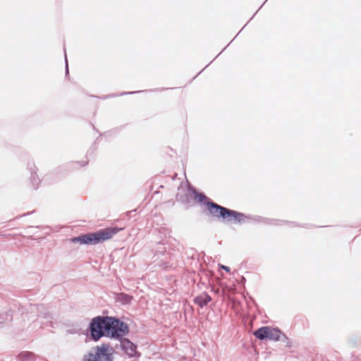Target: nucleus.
<instances>
[{"instance_id": "obj_1", "label": "nucleus", "mask_w": 361, "mask_h": 361, "mask_svg": "<svg viewBox=\"0 0 361 361\" xmlns=\"http://www.w3.org/2000/svg\"><path fill=\"white\" fill-rule=\"evenodd\" d=\"M89 329L94 341L103 336L119 338L128 333V327L126 323L111 317L99 316L93 318Z\"/></svg>"}, {"instance_id": "obj_2", "label": "nucleus", "mask_w": 361, "mask_h": 361, "mask_svg": "<svg viewBox=\"0 0 361 361\" xmlns=\"http://www.w3.org/2000/svg\"><path fill=\"white\" fill-rule=\"evenodd\" d=\"M189 192L193 194L194 198L199 202H205L209 213L215 217H221L224 220L227 221L233 220L238 223L243 222L245 219V216L243 214L228 209L216 203L212 202L208 200V198L204 194L198 193L194 189H189Z\"/></svg>"}, {"instance_id": "obj_3", "label": "nucleus", "mask_w": 361, "mask_h": 361, "mask_svg": "<svg viewBox=\"0 0 361 361\" xmlns=\"http://www.w3.org/2000/svg\"><path fill=\"white\" fill-rule=\"evenodd\" d=\"M121 230L122 228H106L95 233L74 238L73 242H79L80 244H97L111 238Z\"/></svg>"}, {"instance_id": "obj_4", "label": "nucleus", "mask_w": 361, "mask_h": 361, "mask_svg": "<svg viewBox=\"0 0 361 361\" xmlns=\"http://www.w3.org/2000/svg\"><path fill=\"white\" fill-rule=\"evenodd\" d=\"M114 350L107 343L97 345L84 357V361H113Z\"/></svg>"}, {"instance_id": "obj_5", "label": "nucleus", "mask_w": 361, "mask_h": 361, "mask_svg": "<svg viewBox=\"0 0 361 361\" xmlns=\"http://www.w3.org/2000/svg\"><path fill=\"white\" fill-rule=\"evenodd\" d=\"M120 345L121 349L128 357H133L140 355L139 353L137 351V345L128 338H122L120 341Z\"/></svg>"}, {"instance_id": "obj_6", "label": "nucleus", "mask_w": 361, "mask_h": 361, "mask_svg": "<svg viewBox=\"0 0 361 361\" xmlns=\"http://www.w3.org/2000/svg\"><path fill=\"white\" fill-rule=\"evenodd\" d=\"M52 319V316L49 312H46L39 315L37 320L42 324V326L45 328L53 326Z\"/></svg>"}, {"instance_id": "obj_7", "label": "nucleus", "mask_w": 361, "mask_h": 361, "mask_svg": "<svg viewBox=\"0 0 361 361\" xmlns=\"http://www.w3.org/2000/svg\"><path fill=\"white\" fill-rule=\"evenodd\" d=\"M211 300L212 298L206 293L200 294L194 299L195 302L201 307L206 306Z\"/></svg>"}, {"instance_id": "obj_8", "label": "nucleus", "mask_w": 361, "mask_h": 361, "mask_svg": "<svg viewBox=\"0 0 361 361\" xmlns=\"http://www.w3.org/2000/svg\"><path fill=\"white\" fill-rule=\"evenodd\" d=\"M281 336H285L281 331L276 328L268 326L267 338L273 341L281 340Z\"/></svg>"}, {"instance_id": "obj_9", "label": "nucleus", "mask_w": 361, "mask_h": 361, "mask_svg": "<svg viewBox=\"0 0 361 361\" xmlns=\"http://www.w3.org/2000/svg\"><path fill=\"white\" fill-rule=\"evenodd\" d=\"M115 299L116 302H121L123 305H127L131 302L133 297L128 294L121 293L116 294Z\"/></svg>"}, {"instance_id": "obj_10", "label": "nucleus", "mask_w": 361, "mask_h": 361, "mask_svg": "<svg viewBox=\"0 0 361 361\" xmlns=\"http://www.w3.org/2000/svg\"><path fill=\"white\" fill-rule=\"evenodd\" d=\"M268 326H262L254 332V335L259 340L267 338Z\"/></svg>"}, {"instance_id": "obj_11", "label": "nucleus", "mask_w": 361, "mask_h": 361, "mask_svg": "<svg viewBox=\"0 0 361 361\" xmlns=\"http://www.w3.org/2000/svg\"><path fill=\"white\" fill-rule=\"evenodd\" d=\"M19 361H32L35 360V355L32 353L24 351L18 355Z\"/></svg>"}, {"instance_id": "obj_12", "label": "nucleus", "mask_w": 361, "mask_h": 361, "mask_svg": "<svg viewBox=\"0 0 361 361\" xmlns=\"http://www.w3.org/2000/svg\"><path fill=\"white\" fill-rule=\"evenodd\" d=\"M31 182L35 188H38L40 180L35 172H32L31 174Z\"/></svg>"}, {"instance_id": "obj_13", "label": "nucleus", "mask_w": 361, "mask_h": 361, "mask_svg": "<svg viewBox=\"0 0 361 361\" xmlns=\"http://www.w3.org/2000/svg\"><path fill=\"white\" fill-rule=\"evenodd\" d=\"M221 268L224 269L227 272L230 271V268L228 267H226V266H224V265H221Z\"/></svg>"}, {"instance_id": "obj_14", "label": "nucleus", "mask_w": 361, "mask_h": 361, "mask_svg": "<svg viewBox=\"0 0 361 361\" xmlns=\"http://www.w3.org/2000/svg\"><path fill=\"white\" fill-rule=\"evenodd\" d=\"M65 60H66V73H68V61H67L66 56H65Z\"/></svg>"}]
</instances>
